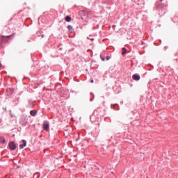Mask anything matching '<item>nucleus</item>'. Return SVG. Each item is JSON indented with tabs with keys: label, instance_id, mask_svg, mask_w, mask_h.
Returning a JSON list of instances; mask_svg holds the SVG:
<instances>
[{
	"label": "nucleus",
	"instance_id": "obj_1",
	"mask_svg": "<svg viewBox=\"0 0 178 178\" xmlns=\"http://www.w3.org/2000/svg\"><path fill=\"white\" fill-rule=\"evenodd\" d=\"M90 12L87 10H81L79 13V16H81L82 20H86V19H88V15Z\"/></svg>",
	"mask_w": 178,
	"mask_h": 178
},
{
	"label": "nucleus",
	"instance_id": "obj_2",
	"mask_svg": "<svg viewBox=\"0 0 178 178\" xmlns=\"http://www.w3.org/2000/svg\"><path fill=\"white\" fill-rule=\"evenodd\" d=\"M8 145L11 151H15V149H16V143H15V142H10Z\"/></svg>",
	"mask_w": 178,
	"mask_h": 178
},
{
	"label": "nucleus",
	"instance_id": "obj_3",
	"mask_svg": "<svg viewBox=\"0 0 178 178\" xmlns=\"http://www.w3.org/2000/svg\"><path fill=\"white\" fill-rule=\"evenodd\" d=\"M10 37H12V35H7V36L1 35L0 36L1 42H6V38H10Z\"/></svg>",
	"mask_w": 178,
	"mask_h": 178
},
{
	"label": "nucleus",
	"instance_id": "obj_4",
	"mask_svg": "<svg viewBox=\"0 0 178 178\" xmlns=\"http://www.w3.org/2000/svg\"><path fill=\"white\" fill-rule=\"evenodd\" d=\"M43 129L44 130H46V131H49V124L48 122H44L43 124Z\"/></svg>",
	"mask_w": 178,
	"mask_h": 178
},
{
	"label": "nucleus",
	"instance_id": "obj_5",
	"mask_svg": "<svg viewBox=\"0 0 178 178\" xmlns=\"http://www.w3.org/2000/svg\"><path fill=\"white\" fill-rule=\"evenodd\" d=\"M22 145H19V148L20 149H23V148H24V147H26L27 145V142L24 140H22Z\"/></svg>",
	"mask_w": 178,
	"mask_h": 178
},
{
	"label": "nucleus",
	"instance_id": "obj_6",
	"mask_svg": "<svg viewBox=\"0 0 178 178\" xmlns=\"http://www.w3.org/2000/svg\"><path fill=\"white\" fill-rule=\"evenodd\" d=\"M132 79H133V80L138 81V80H140V76L137 74H134L132 76Z\"/></svg>",
	"mask_w": 178,
	"mask_h": 178
},
{
	"label": "nucleus",
	"instance_id": "obj_7",
	"mask_svg": "<svg viewBox=\"0 0 178 178\" xmlns=\"http://www.w3.org/2000/svg\"><path fill=\"white\" fill-rule=\"evenodd\" d=\"M5 143H6V140L4 139V138L1 137L0 138V143L5 144Z\"/></svg>",
	"mask_w": 178,
	"mask_h": 178
},
{
	"label": "nucleus",
	"instance_id": "obj_8",
	"mask_svg": "<svg viewBox=\"0 0 178 178\" xmlns=\"http://www.w3.org/2000/svg\"><path fill=\"white\" fill-rule=\"evenodd\" d=\"M35 113H37L36 111H30V114L31 115V116H35Z\"/></svg>",
	"mask_w": 178,
	"mask_h": 178
},
{
	"label": "nucleus",
	"instance_id": "obj_9",
	"mask_svg": "<svg viewBox=\"0 0 178 178\" xmlns=\"http://www.w3.org/2000/svg\"><path fill=\"white\" fill-rule=\"evenodd\" d=\"M72 20V17H70V16H66L65 17V21L69 22Z\"/></svg>",
	"mask_w": 178,
	"mask_h": 178
},
{
	"label": "nucleus",
	"instance_id": "obj_10",
	"mask_svg": "<svg viewBox=\"0 0 178 178\" xmlns=\"http://www.w3.org/2000/svg\"><path fill=\"white\" fill-rule=\"evenodd\" d=\"M68 30H70V31H71L72 33V30H73V26H72V25H69L68 27H67Z\"/></svg>",
	"mask_w": 178,
	"mask_h": 178
},
{
	"label": "nucleus",
	"instance_id": "obj_11",
	"mask_svg": "<svg viewBox=\"0 0 178 178\" xmlns=\"http://www.w3.org/2000/svg\"><path fill=\"white\" fill-rule=\"evenodd\" d=\"M126 52H127V50L126 49V48H122V55H124V54H126Z\"/></svg>",
	"mask_w": 178,
	"mask_h": 178
},
{
	"label": "nucleus",
	"instance_id": "obj_12",
	"mask_svg": "<svg viewBox=\"0 0 178 178\" xmlns=\"http://www.w3.org/2000/svg\"><path fill=\"white\" fill-rule=\"evenodd\" d=\"M90 83H94L93 79H92V80L90 81Z\"/></svg>",
	"mask_w": 178,
	"mask_h": 178
},
{
	"label": "nucleus",
	"instance_id": "obj_13",
	"mask_svg": "<svg viewBox=\"0 0 178 178\" xmlns=\"http://www.w3.org/2000/svg\"><path fill=\"white\" fill-rule=\"evenodd\" d=\"M107 60H109V57H106Z\"/></svg>",
	"mask_w": 178,
	"mask_h": 178
},
{
	"label": "nucleus",
	"instance_id": "obj_14",
	"mask_svg": "<svg viewBox=\"0 0 178 178\" xmlns=\"http://www.w3.org/2000/svg\"><path fill=\"white\" fill-rule=\"evenodd\" d=\"M0 67H2V64L1 63H0Z\"/></svg>",
	"mask_w": 178,
	"mask_h": 178
},
{
	"label": "nucleus",
	"instance_id": "obj_15",
	"mask_svg": "<svg viewBox=\"0 0 178 178\" xmlns=\"http://www.w3.org/2000/svg\"><path fill=\"white\" fill-rule=\"evenodd\" d=\"M160 2H162V0H160Z\"/></svg>",
	"mask_w": 178,
	"mask_h": 178
},
{
	"label": "nucleus",
	"instance_id": "obj_16",
	"mask_svg": "<svg viewBox=\"0 0 178 178\" xmlns=\"http://www.w3.org/2000/svg\"><path fill=\"white\" fill-rule=\"evenodd\" d=\"M103 60H105V58H103Z\"/></svg>",
	"mask_w": 178,
	"mask_h": 178
}]
</instances>
